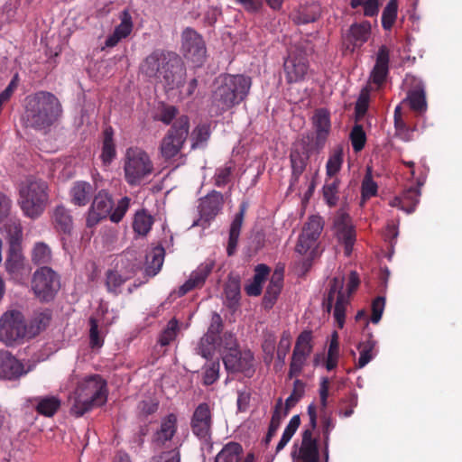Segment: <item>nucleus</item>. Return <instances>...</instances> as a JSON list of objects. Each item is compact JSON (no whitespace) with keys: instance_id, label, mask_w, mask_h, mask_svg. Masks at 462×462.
Returning <instances> with one entry per match:
<instances>
[{"instance_id":"2","label":"nucleus","mask_w":462,"mask_h":462,"mask_svg":"<svg viewBox=\"0 0 462 462\" xmlns=\"http://www.w3.org/2000/svg\"><path fill=\"white\" fill-rule=\"evenodd\" d=\"M107 383L100 374H92L79 381L70 393L69 412L81 417L95 408L104 405L107 401Z\"/></svg>"},{"instance_id":"31","label":"nucleus","mask_w":462,"mask_h":462,"mask_svg":"<svg viewBox=\"0 0 462 462\" xmlns=\"http://www.w3.org/2000/svg\"><path fill=\"white\" fill-rule=\"evenodd\" d=\"M5 271L10 278L18 281L22 278L24 270V257L15 247H10L5 263Z\"/></svg>"},{"instance_id":"49","label":"nucleus","mask_w":462,"mask_h":462,"mask_svg":"<svg viewBox=\"0 0 462 462\" xmlns=\"http://www.w3.org/2000/svg\"><path fill=\"white\" fill-rule=\"evenodd\" d=\"M350 6L353 9L362 7L363 14L366 17L377 16L379 13V0H350Z\"/></svg>"},{"instance_id":"30","label":"nucleus","mask_w":462,"mask_h":462,"mask_svg":"<svg viewBox=\"0 0 462 462\" xmlns=\"http://www.w3.org/2000/svg\"><path fill=\"white\" fill-rule=\"evenodd\" d=\"M321 14V8L317 3H310L300 5L298 9L293 11L291 17L296 24H307L316 22Z\"/></svg>"},{"instance_id":"6","label":"nucleus","mask_w":462,"mask_h":462,"mask_svg":"<svg viewBox=\"0 0 462 462\" xmlns=\"http://www.w3.org/2000/svg\"><path fill=\"white\" fill-rule=\"evenodd\" d=\"M312 51L311 43L306 40H300L291 47L283 63L285 79L288 83L305 80L310 69L308 57Z\"/></svg>"},{"instance_id":"16","label":"nucleus","mask_w":462,"mask_h":462,"mask_svg":"<svg viewBox=\"0 0 462 462\" xmlns=\"http://www.w3.org/2000/svg\"><path fill=\"white\" fill-rule=\"evenodd\" d=\"M213 418L209 405L206 402L199 403L190 419L192 433L203 442H209L212 438Z\"/></svg>"},{"instance_id":"34","label":"nucleus","mask_w":462,"mask_h":462,"mask_svg":"<svg viewBox=\"0 0 462 462\" xmlns=\"http://www.w3.org/2000/svg\"><path fill=\"white\" fill-rule=\"evenodd\" d=\"M402 102L407 103L410 108L419 116L424 115L428 108L426 93L420 86L411 89Z\"/></svg>"},{"instance_id":"36","label":"nucleus","mask_w":462,"mask_h":462,"mask_svg":"<svg viewBox=\"0 0 462 462\" xmlns=\"http://www.w3.org/2000/svg\"><path fill=\"white\" fill-rule=\"evenodd\" d=\"M165 256V250L162 245L155 246L146 255L145 274L153 277L161 271Z\"/></svg>"},{"instance_id":"64","label":"nucleus","mask_w":462,"mask_h":462,"mask_svg":"<svg viewBox=\"0 0 462 462\" xmlns=\"http://www.w3.org/2000/svg\"><path fill=\"white\" fill-rule=\"evenodd\" d=\"M151 462H180V453L178 449L164 451L152 457Z\"/></svg>"},{"instance_id":"43","label":"nucleus","mask_w":462,"mask_h":462,"mask_svg":"<svg viewBox=\"0 0 462 462\" xmlns=\"http://www.w3.org/2000/svg\"><path fill=\"white\" fill-rule=\"evenodd\" d=\"M376 341L373 339V336L371 334L367 340L359 343L357 348L360 352V356L356 364V368L361 369L365 367L373 359V350L374 349Z\"/></svg>"},{"instance_id":"19","label":"nucleus","mask_w":462,"mask_h":462,"mask_svg":"<svg viewBox=\"0 0 462 462\" xmlns=\"http://www.w3.org/2000/svg\"><path fill=\"white\" fill-rule=\"evenodd\" d=\"M137 272L135 264L125 269H110L106 272L105 285L108 293L118 296L122 293V286L132 279Z\"/></svg>"},{"instance_id":"51","label":"nucleus","mask_w":462,"mask_h":462,"mask_svg":"<svg viewBox=\"0 0 462 462\" xmlns=\"http://www.w3.org/2000/svg\"><path fill=\"white\" fill-rule=\"evenodd\" d=\"M224 293L228 305L235 306L240 300V282L238 280H229L224 288Z\"/></svg>"},{"instance_id":"14","label":"nucleus","mask_w":462,"mask_h":462,"mask_svg":"<svg viewBox=\"0 0 462 462\" xmlns=\"http://www.w3.org/2000/svg\"><path fill=\"white\" fill-rule=\"evenodd\" d=\"M311 146L310 140L307 138L300 139L295 143L294 148L290 154V162L291 167V176L290 180V190H294L299 182L300 175L306 170L310 156Z\"/></svg>"},{"instance_id":"55","label":"nucleus","mask_w":462,"mask_h":462,"mask_svg":"<svg viewBox=\"0 0 462 462\" xmlns=\"http://www.w3.org/2000/svg\"><path fill=\"white\" fill-rule=\"evenodd\" d=\"M5 229L9 237L10 247L15 245L21 241L23 236V228L19 220L11 219L6 225Z\"/></svg>"},{"instance_id":"57","label":"nucleus","mask_w":462,"mask_h":462,"mask_svg":"<svg viewBox=\"0 0 462 462\" xmlns=\"http://www.w3.org/2000/svg\"><path fill=\"white\" fill-rule=\"evenodd\" d=\"M120 23L115 28L116 31L123 39L126 38L133 30L132 16L128 10H124L120 14Z\"/></svg>"},{"instance_id":"40","label":"nucleus","mask_w":462,"mask_h":462,"mask_svg":"<svg viewBox=\"0 0 462 462\" xmlns=\"http://www.w3.org/2000/svg\"><path fill=\"white\" fill-rule=\"evenodd\" d=\"M343 157H344L343 146L342 145L336 146L332 150V152L328 157V160L327 162V164H326L327 177H329V178L336 177V175L341 170V167H342V164L344 162Z\"/></svg>"},{"instance_id":"7","label":"nucleus","mask_w":462,"mask_h":462,"mask_svg":"<svg viewBox=\"0 0 462 462\" xmlns=\"http://www.w3.org/2000/svg\"><path fill=\"white\" fill-rule=\"evenodd\" d=\"M152 171L153 163L144 150L140 147H130L126 150L124 171L125 179L129 185H140Z\"/></svg>"},{"instance_id":"50","label":"nucleus","mask_w":462,"mask_h":462,"mask_svg":"<svg viewBox=\"0 0 462 462\" xmlns=\"http://www.w3.org/2000/svg\"><path fill=\"white\" fill-rule=\"evenodd\" d=\"M349 138L356 152L362 151L366 143V134L361 125H355L351 129Z\"/></svg>"},{"instance_id":"15","label":"nucleus","mask_w":462,"mask_h":462,"mask_svg":"<svg viewBox=\"0 0 462 462\" xmlns=\"http://www.w3.org/2000/svg\"><path fill=\"white\" fill-rule=\"evenodd\" d=\"M112 195L106 189H100L94 195L93 201L86 215V226L93 228L108 217L114 207Z\"/></svg>"},{"instance_id":"38","label":"nucleus","mask_w":462,"mask_h":462,"mask_svg":"<svg viewBox=\"0 0 462 462\" xmlns=\"http://www.w3.org/2000/svg\"><path fill=\"white\" fill-rule=\"evenodd\" d=\"M340 180L337 177H327L322 188L323 199L329 208L336 207L339 199Z\"/></svg>"},{"instance_id":"9","label":"nucleus","mask_w":462,"mask_h":462,"mask_svg":"<svg viewBox=\"0 0 462 462\" xmlns=\"http://www.w3.org/2000/svg\"><path fill=\"white\" fill-rule=\"evenodd\" d=\"M32 288L41 301L49 302L60 289V276L50 267H41L33 273Z\"/></svg>"},{"instance_id":"60","label":"nucleus","mask_w":462,"mask_h":462,"mask_svg":"<svg viewBox=\"0 0 462 462\" xmlns=\"http://www.w3.org/2000/svg\"><path fill=\"white\" fill-rule=\"evenodd\" d=\"M130 206V199L128 197L122 198L116 204L115 209L111 211L108 217L113 223H119Z\"/></svg>"},{"instance_id":"12","label":"nucleus","mask_w":462,"mask_h":462,"mask_svg":"<svg viewBox=\"0 0 462 462\" xmlns=\"http://www.w3.org/2000/svg\"><path fill=\"white\" fill-rule=\"evenodd\" d=\"M27 336V326L19 310H9L0 319V340L11 345Z\"/></svg>"},{"instance_id":"29","label":"nucleus","mask_w":462,"mask_h":462,"mask_svg":"<svg viewBox=\"0 0 462 462\" xmlns=\"http://www.w3.org/2000/svg\"><path fill=\"white\" fill-rule=\"evenodd\" d=\"M95 192L92 184L87 181H76L69 190L70 201L73 205L84 207L90 201Z\"/></svg>"},{"instance_id":"61","label":"nucleus","mask_w":462,"mask_h":462,"mask_svg":"<svg viewBox=\"0 0 462 462\" xmlns=\"http://www.w3.org/2000/svg\"><path fill=\"white\" fill-rule=\"evenodd\" d=\"M89 345L91 348H100L104 345V338L100 335L97 320L91 317L89 319Z\"/></svg>"},{"instance_id":"5","label":"nucleus","mask_w":462,"mask_h":462,"mask_svg":"<svg viewBox=\"0 0 462 462\" xmlns=\"http://www.w3.org/2000/svg\"><path fill=\"white\" fill-rule=\"evenodd\" d=\"M47 188L45 181L32 178L21 184L19 204L26 217L34 219L42 214L48 200Z\"/></svg>"},{"instance_id":"45","label":"nucleus","mask_w":462,"mask_h":462,"mask_svg":"<svg viewBox=\"0 0 462 462\" xmlns=\"http://www.w3.org/2000/svg\"><path fill=\"white\" fill-rule=\"evenodd\" d=\"M420 190L419 187H410L405 189L401 194L403 204V211L408 214L414 212L417 205L420 202Z\"/></svg>"},{"instance_id":"39","label":"nucleus","mask_w":462,"mask_h":462,"mask_svg":"<svg viewBox=\"0 0 462 462\" xmlns=\"http://www.w3.org/2000/svg\"><path fill=\"white\" fill-rule=\"evenodd\" d=\"M113 134L114 133L112 127H107L104 130L100 159L105 166L110 165L112 161L116 156V150L113 140Z\"/></svg>"},{"instance_id":"10","label":"nucleus","mask_w":462,"mask_h":462,"mask_svg":"<svg viewBox=\"0 0 462 462\" xmlns=\"http://www.w3.org/2000/svg\"><path fill=\"white\" fill-rule=\"evenodd\" d=\"M344 278L334 277L329 282V290L323 300L322 307L327 312H330L333 308V302L336 300L334 306V318L339 328H342L345 324L346 308L348 303L347 297L343 291Z\"/></svg>"},{"instance_id":"28","label":"nucleus","mask_w":462,"mask_h":462,"mask_svg":"<svg viewBox=\"0 0 462 462\" xmlns=\"http://www.w3.org/2000/svg\"><path fill=\"white\" fill-rule=\"evenodd\" d=\"M51 223L58 233L71 235L73 230V217L69 209L63 205L54 208L51 214Z\"/></svg>"},{"instance_id":"48","label":"nucleus","mask_w":462,"mask_h":462,"mask_svg":"<svg viewBox=\"0 0 462 462\" xmlns=\"http://www.w3.org/2000/svg\"><path fill=\"white\" fill-rule=\"evenodd\" d=\"M305 393V383L300 379H296L293 383V390L285 401V408L283 416H286L289 411L302 398Z\"/></svg>"},{"instance_id":"3","label":"nucleus","mask_w":462,"mask_h":462,"mask_svg":"<svg viewBox=\"0 0 462 462\" xmlns=\"http://www.w3.org/2000/svg\"><path fill=\"white\" fill-rule=\"evenodd\" d=\"M25 102V125L35 130L51 126L61 111L59 99L51 92L38 91L28 96Z\"/></svg>"},{"instance_id":"17","label":"nucleus","mask_w":462,"mask_h":462,"mask_svg":"<svg viewBox=\"0 0 462 462\" xmlns=\"http://www.w3.org/2000/svg\"><path fill=\"white\" fill-rule=\"evenodd\" d=\"M222 359L227 372L242 373L247 377L253 376L254 373V354L250 350L231 349L226 351Z\"/></svg>"},{"instance_id":"26","label":"nucleus","mask_w":462,"mask_h":462,"mask_svg":"<svg viewBox=\"0 0 462 462\" xmlns=\"http://www.w3.org/2000/svg\"><path fill=\"white\" fill-rule=\"evenodd\" d=\"M177 431V416L170 413L165 416L162 421L160 428L152 436V442L157 447H163L166 442L171 441Z\"/></svg>"},{"instance_id":"37","label":"nucleus","mask_w":462,"mask_h":462,"mask_svg":"<svg viewBox=\"0 0 462 462\" xmlns=\"http://www.w3.org/2000/svg\"><path fill=\"white\" fill-rule=\"evenodd\" d=\"M243 447L240 443L230 441L217 453L215 462H241Z\"/></svg>"},{"instance_id":"52","label":"nucleus","mask_w":462,"mask_h":462,"mask_svg":"<svg viewBox=\"0 0 462 462\" xmlns=\"http://www.w3.org/2000/svg\"><path fill=\"white\" fill-rule=\"evenodd\" d=\"M338 352H339V345L337 341V334L335 332L330 340L328 350V357L326 361V368L328 371L335 369L337 365L338 359Z\"/></svg>"},{"instance_id":"56","label":"nucleus","mask_w":462,"mask_h":462,"mask_svg":"<svg viewBox=\"0 0 462 462\" xmlns=\"http://www.w3.org/2000/svg\"><path fill=\"white\" fill-rule=\"evenodd\" d=\"M291 332L289 330H285L282 332V334L281 336V338H280V341L278 344V347H277V352H276L277 359L281 363L282 365L285 363V358H286L288 352L291 349Z\"/></svg>"},{"instance_id":"59","label":"nucleus","mask_w":462,"mask_h":462,"mask_svg":"<svg viewBox=\"0 0 462 462\" xmlns=\"http://www.w3.org/2000/svg\"><path fill=\"white\" fill-rule=\"evenodd\" d=\"M377 189V183L373 180L371 172L368 171L362 181L361 194L363 199H369L370 198L376 196Z\"/></svg>"},{"instance_id":"20","label":"nucleus","mask_w":462,"mask_h":462,"mask_svg":"<svg viewBox=\"0 0 462 462\" xmlns=\"http://www.w3.org/2000/svg\"><path fill=\"white\" fill-rule=\"evenodd\" d=\"M214 267L215 262L213 260H207L200 263L197 269L190 273L189 278L184 284L179 288V296H184L192 290L203 287Z\"/></svg>"},{"instance_id":"46","label":"nucleus","mask_w":462,"mask_h":462,"mask_svg":"<svg viewBox=\"0 0 462 462\" xmlns=\"http://www.w3.org/2000/svg\"><path fill=\"white\" fill-rule=\"evenodd\" d=\"M51 250L50 246L43 242L34 244L32 251V261L37 265L47 264L51 261Z\"/></svg>"},{"instance_id":"41","label":"nucleus","mask_w":462,"mask_h":462,"mask_svg":"<svg viewBox=\"0 0 462 462\" xmlns=\"http://www.w3.org/2000/svg\"><path fill=\"white\" fill-rule=\"evenodd\" d=\"M51 319L49 311L35 312L27 327V336L34 337L44 330Z\"/></svg>"},{"instance_id":"24","label":"nucleus","mask_w":462,"mask_h":462,"mask_svg":"<svg viewBox=\"0 0 462 462\" xmlns=\"http://www.w3.org/2000/svg\"><path fill=\"white\" fill-rule=\"evenodd\" d=\"M335 227L338 240L344 244L346 254H349L356 241V232L348 214L338 213L335 219Z\"/></svg>"},{"instance_id":"33","label":"nucleus","mask_w":462,"mask_h":462,"mask_svg":"<svg viewBox=\"0 0 462 462\" xmlns=\"http://www.w3.org/2000/svg\"><path fill=\"white\" fill-rule=\"evenodd\" d=\"M33 402L35 411L45 417H52L61 406V400L54 395L35 397Z\"/></svg>"},{"instance_id":"25","label":"nucleus","mask_w":462,"mask_h":462,"mask_svg":"<svg viewBox=\"0 0 462 462\" xmlns=\"http://www.w3.org/2000/svg\"><path fill=\"white\" fill-rule=\"evenodd\" d=\"M390 50L386 45L379 47L376 53L375 64L372 69L371 81L381 86L384 83L389 73Z\"/></svg>"},{"instance_id":"22","label":"nucleus","mask_w":462,"mask_h":462,"mask_svg":"<svg viewBox=\"0 0 462 462\" xmlns=\"http://www.w3.org/2000/svg\"><path fill=\"white\" fill-rule=\"evenodd\" d=\"M371 33V24L365 21L360 23H354L350 26L347 33L343 37V44L346 49L354 51L367 42Z\"/></svg>"},{"instance_id":"1","label":"nucleus","mask_w":462,"mask_h":462,"mask_svg":"<svg viewBox=\"0 0 462 462\" xmlns=\"http://www.w3.org/2000/svg\"><path fill=\"white\" fill-rule=\"evenodd\" d=\"M139 72L150 83L162 84L169 89L180 88L185 83V64L173 51H152L140 63Z\"/></svg>"},{"instance_id":"18","label":"nucleus","mask_w":462,"mask_h":462,"mask_svg":"<svg viewBox=\"0 0 462 462\" xmlns=\"http://www.w3.org/2000/svg\"><path fill=\"white\" fill-rule=\"evenodd\" d=\"M181 50L186 59L197 66L202 64L206 56V46L202 37L193 29L186 28L181 34Z\"/></svg>"},{"instance_id":"35","label":"nucleus","mask_w":462,"mask_h":462,"mask_svg":"<svg viewBox=\"0 0 462 462\" xmlns=\"http://www.w3.org/2000/svg\"><path fill=\"white\" fill-rule=\"evenodd\" d=\"M245 209L242 208L238 213L236 214L229 229V236L226 245V254L232 256L236 254L241 228L244 221Z\"/></svg>"},{"instance_id":"54","label":"nucleus","mask_w":462,"mask_h":462,"mask_svg":"<svg viewBox=\"0 0 462 462\" xmlns=\"http://www.w3.org/2000/svg\"><path fill=\"white\" fill-rule=\"evenodd\" d=\"M178 330H179L178 320L175 319H171L168 322L167 327L161 333L158 342L162 346L170 345L176 338Z\"/></svg>"},{"instance_id":"4","label":"nucleus","mask_w":462,"mask_h":462,"mask_svg":"<svg viewBox=\"0 0 462 462\" xmlns=\"http://www.w3.org/2000/svg\"><path fill=\"white\" fill-rule=\"evenodd\" d=\"M252 80L244 75L226 74L212 93V105L225 112L239 105L247 97Z\"/></svg>"},{"instance_id":"58","label":"nucleus","mask_w":462,"mask_h":462,"mask_svg":"<svg viewBox=\"0 0 462 462\" xmlns=\"http://www.w3.org/2000/svg\"><path fill=\"white\" fill-rule=\"evenodd\" d=\"M209 128L206 125H198L191 134L192 144L191 148L196 149L204 144L209 138Z\"/></svg>"},{"instance_id":"11","label":"nucleus","mask_w":462,"mask_h":462,"mask_svg":"<svg viewBox=\"0 0 462 462\" xmlns=\"http://www.w3.org/2000/svg\"><path fill=\"white\" fill-rule=\"evenodd\" d=\"M312 332L303 330L297 337L290 362L288 378L298 377L308 364V359L312 353Z\"/></svg>"},{"instance_id":"32","label":"nucleus","mask_w":462,"mask_h":462,"mask_svg":"<svg viewBox=\"0 0 462 462\" xmlns=\"http://www.w3.org/2000/svg\"><path fill=\"white\" fill-rule=\"evenodd\" d=\"M299 457L302 462L319 460V451L316 439L311 437V431L305 430L302 432L301 446L299 449Z\"/></svg>"},{"instance_id":"21","label":"nucleus","mask_w":462,"mask_h":462,"mask_svg":"<svg viewBox=\"0 0 462 462\" xmlns=\"http://www.w3.org/2000/svg\"><path fill=\"white\" fill-rule=\"evenodd\" d=\"M315 129V145L323 148L331 130L330 113L326 108H318L311 118Z\"/></svg>"},{"instance_id":"42","label":"nucleus","mask_w":462,"mask_h":462,"mask_svg":"<svg viewBox=\"0 0 462 462\" xmlns=\"http://www.w3.org/2000/svg\"><path fill=\"white\" fill-rule=\"evenodd\" d=\"M152 224L153 217L146 210L142 209L134 215L133 228L138 235L146 236L150 232Z\"/></svg>"},{"instance_id":"23","label":"nucleus","mask_w":462,"mask_h":462,"mask_svg":"<svg viewBox=\"0 0 462 462\" xmlns=\"http://www.w3.org/2000/svg\"><path fill=\"white\" fill-rule=\"evenodd\" d=\"M224 204L223 195L217 190H212L200 199L199 206L201 220L209 223L221 211Z\"/></svg>"},{"instance_id":"8","label":"nucleus","mask_w":462,"mask_h":462,"mask_svg":"<svg viewBox=\"0 0 462 462\" xmlns=\"http://www.w3.org/2000/svg\"><path fill=\"white\" fill-rule=\"evenodd\" d=\"M189 131V119L187 116L178 117L160 144L162 157L169 162L175 158L181 151Z\"/></svg>"},{"instance_id":"63","label":"nucleus","mask_w":462,"mask_h":462,"mask_svg":"<svg viewBox=\"0 0 462 462\" xmlns=\"http://www.w3.org/2000/svg\"><path fill=\"white\" fill-rule=\"evenodd\" d=\"M177 115L178 109L174 106L165 105L160 108L159 112L154 116V119L168 125L172 122Z\"/></svg>"},{"instance_id":"27","label":"nucleus","mask_w":462,"mask_h":462,"mask_svg":"<svg viewBox=\"0 0 462 462\" xmlns=\"http://www.w3.org/2000/svg\"><path fill=\"white\" fill-rule=\"evenodd\" d=\"M24 374L23 365L8 352L0 353V377L15 379Z\"/></svg>"},{"instance_id":"47","label":"nucleus","mask_w":462,"mask_h":462,"mask_svg":"<svg viewBox=\"0 0 462 462\" xmlns=\"http://www.w3.org/2000/svg\"><path fill=\"white\" fill-rule=\"evenodd\" d=\"M281 409H282V399H279V401L275 406V409L273 411V413L272 415V419H271V421H270V424L268 427L267 434L263 439V442L265 445H269V443L271 442L272 439L275 436V434L281 425V421L283 417V415L281 412Z\"/></svg>"},{"instance_id":"13","label":"nucleus","mask_w":462,"mask_h":462,"mask_svg":"<svg viewBox=\"0 0 462 462\" xmlns=\"http://www.w3.org/2000/svg\"><path fill=\"white\" fill-rule=\"evenodd\" d=\"M324 227V221L321 217L312 215L309 217L304 224L301 234L296 245V252L306 254L310 252L311 257L316 254L317 243Z\"/></svg>"},{"instance_id":"44","label":"nucleus","mask_w":462,"mask_h":462,"mask_svg":"<svg viewBox=\"0 0 462 462\" xmlns=\"http://www.w3.org/2000/svg\"><path fill=\"white\" fill-rule=\"evenodd\" d=\"M398 15V0H389L382 13V27L385 31H391Z\"/></svg>"},{"instance_id":"62","label":"nucleus","mask_w":462,"mask_h":462,"mask_svg":"<svg viewBox=\"0 0 462 462\" xmlns=\"http://www.w3.org/2000/svg\"><path fill=\"white\" fill-rule=\"evenodd\" d=\"M321 425H322V436L324 442V454L326 459L328 457V443H329V436L332 430L335 428V421L330 416L324 415L321 417Z\"/></svg>"},{"instance_id":"53","label":"nucleus","mask_w":462,"mask_h":462,"mask_svg":"<svg viewBox=\"0 0 462 462\" xmlns=\"http://www.w3.org/2000/svg\"><path fill=\"white\" fill-rule=\"evenodd\" d=\"M234 166L232 163H226L222 167L216 170L214 175V184L218 187H224L228 184L231 180Z\"/></svg>"}]
</instances>
